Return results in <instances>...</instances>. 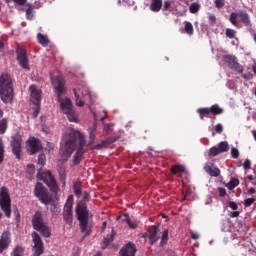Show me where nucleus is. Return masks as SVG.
<instances>
[{"instance_id":"f257e3e1","label":"nucleus","mask_w":256,"mask_h":256,"mask_svg":"<svg viewBox=\"0 0 256 256\" xmlns=\"http://www.w3.org/2000/svg\"><path fill=\"white\" fill-rule=\"evenodd\" d=\"M75 147H78V149L74 155V165H78L83 153H85L83 150V147H85V136L73 128H68L62 137L59 162L65 163L71 157Z\"/></svg>"},{"instance_id":"f03ea898","label":"nucleus","mask_w":256,"mask_h":256,"mask_svg":"<svg viewBox=\"0 0 256 256\" xmlns=\"http://www.w3.org/2000/svg\"><path fill=\"white\" fill-rule=\"evenodd\" d=\"M54 93L57 97L61 112L66 115L70 123H77L79 121V114L73 108V102L69 97L63 98L65 90V78L62 75L51 76Z\"/></svg>"},{"instance_id":"7ed1b4c3","label":"nucleus","mask_w":256,"mask_h":256,"mask_svg":"<svg viewBox=\"0 0 256 256\" xmlns=\"http://www.w3.org/2000/svg\"><path fill=\"white\" fill-rule=\"evenodd\" d=\"M74 193L80 200L76 205V214L78 221L80 222V228L83 233L89 235V232L91 231V226H89V219H91L92 215L89 213V210H87V204L83 202L89 200V194L85 191H81L79 182L74 184Z\"/></svg>"},{"instance_id":"20e7f679","label":"nucleus","mask_w":256,"mask_h":256,"mask_svg":"<svg viewBox=\"0 0 256 256\" xmlns=\"http://www.w3.org/2000/svg\"><path fill=\"white\" fill-rule=\"evenodd\" d=\"M0 97L3 103H11L13 101V80L8 74L0 76Z\"/></svg>"},{"instance_id":"39448f33","label":"nucleus","mask_w":256,"mask_h":256,"mask_svg":"<svg viewBox=\"0 0 256 256\" xmlns=\"http://www.w3.org/2000/svg\"><path fill=\"white\" fill-rule=\"evenodd\" d=\"M34 195L38 197V199L44 203V205H51V203H55V201L59 200L57 193H54L52 196L49 195V192H47V189L43 187V184L41 183L36 184Z\"/></svg>"},{"instance_id":"423d86ee","label":"nucleus","mask_w":256,"mask_h":256,"mask_svg":"<svg viewBox=\"0 0 256 256\" xmlns=\"http://www.w3.org/2000/svg\"><path fill=\"white\" fill-rule=\"evenodd\" d=\"M32 225L36 231H39L43 237H51V228L43 221L41 212H36L32 217Z\"/></svg>"},{"instance_id":"0eeeda50","label":"nucleus","mask_w":256,"mask_h":256,"mask_svg":"<svg viewBox=\"0 0 256 256\" xmlns=\"http://www.w3.org/2000/svg\"><path fill=\"white\" fill-rule=\"evenodd\" d=\"M0 207L6 217H11V197L6 187H2L0 191Z\"/></svg>"},{"instance_id":"6e6552de","label":"nucleus","mask_w":256,"mask_h":256,"mask_svg":"<svg viewBox=\"0 0 256 256\" xmlns=\"http://www.w3.org/2000/svg\"><path fill=\"white\" fill-rule=\"evenodd\" d=\"M39 176L40 179L44 181L45 184H47L52 193H57V191H59V186H57V182L55 181V178L50 171H44L40 173Z\"/></svg>"},{"instance_id":"1a4fd4ad","label":"nucleus","mask_w":256,"mask_h":256,"mask_svg":"<svg viewBox=\"0 0 256 256\" xmlns=\"http://www.w3.org/2000/svg\"><path fill=\"white\" fill-rule=\"evenodd\" d=\"M64 219L68 223H73V196H69L64 206Z\"/></svg>"},{"instance_id":"9d476101","label":"nucleus","mask_w":256,"mask_h":256,"mask_svg":"<svg viewBox=\"0 0 256 256\" xmlns=\"http://www.w3.org/2000/svg\"><path fill=\"white\" fill-rule=\"evenodd\" d=\"M223 61L232 69V71H236V73H243V66L237 62V58L235 56L226 55L223 57Z\"/></svg>"},{"instance_id":"9b49d317","label":"nucleus","mask_w":256,"mask_h":256,"mask_svg":"<svg viewBox=\"0 0 256 256\" xmlns=\"http://www.w3.org/2000/svg\"><path fill=\"white\" fill-rule=\"evenodd\" d=\"M27 147L30 155H35V153H39V151H41V141L35 137H30L27 141Z\"/></svg>"},{"instance_id":"f8f14e48","label":"nucleus","mask_w":256,"mask_h":256,"mask_svg":"<svg viewBox=\"0 0 256 256\" xmlns=\"http://www.w3.org/2000/svg\"><path fill=\"white\" fill-rule=\"evenodd\" d=\"M21 143H22V139L19 134H16L12 137V141H11L12 151L16 156V158L18 159H21Z\"/></svg>"},{"instance_id":"ddd939ff","label":"nucleus","mask_w":256,"mask_h":256,"mask_svg":"<svg viewBox=\"0 0 256 256\" xmlns=\"http://www.w3.org/2000/svg\"><path fill=\"white\" fill-rule=\"evenodd\" d=\"M17 61L22 69L29 71V59H27V52L23 48L17 50Z\"/></svg>"},{"instance_id":"4468645a","label":"nucleus","mask_w":256,"mask_h":256,"mask_svg":"<svg viewBox=\"0 0 256 256\" xmlns=\"http://www.w3.org/2000/svg\"><path fill=\"white\" fill-rule=\"evenodd\" d=\"M11 244V232L4 231L0 236V253H3Z\"/></svg>"},{"instance_id":"2eb2a0df","label":"nucleus","mask_w":256,"mask_h":256,"mask_svg":"<svg viewBox=\"0 0 256 256\" xmlns=\"http://www.w3.org/2000/svg\"><path fill=\"white\" fill-rule=\"evenodd\" d=\"M29 90L31 95V101H33L35 105H39V103H41V90H39L38 87L35 85H31Z\"/></svg>"},{"instance_id":"dca6fc26","label":"nucleus","mask_w":256,"mask_h":256,"mask_svg":"<svg viewBox=\"0 0 256 256\" xmlns=\"http://www.w3.org/2000/svg\"><path fill=\"white\" fill-rule=\"evenodd\" d=\"M137 253V248L135 244L129 242L120 250V256H135Z\"/></svg>"},{"instance_id":"f3484780","label":"nucleus","mask_w":256,"mask_h":256,"mask_svg":"<svg viewBox=\"0 0 256 256\" xmlns=\"http://www.w3.org/2000/svg\"><path fill=\"white\" fill-rule=\"evenodd\" d=\"M204 169L211 177H219L221 175V171L215 166L206 165Z\"/></svg>"},{"instance_id":"a211bd4d","label":"nucleus","mask_w":256,"mask_h":256,"mask_svg":"<svg viewBox=\"0 0 256 256\" xmlns=\"http://www.w3.org/2000/svg\"><path fill=\"white\" fill-rule=\"evenodd\" d=\"M75 95V105L76 107H84L85 102L83 98H81V90L73 89Z\"/></svg>"},{"instance_id":"6ab92c4d","label":"nucleus","mask_w":256,"mask_h":256,"mask_svg":"<svg viewBox=\"0 0 256 256\" xmlns=\"http://www.w3.org/2000/svg\"><path fill=\"white\" fill-rule=\"evenodd\" d=\"M161 7H163V1L162 0H152L150 9L154 11V13H157L161 11Z\"/></svg>"},{"instance_id":"aec40b11","label":"nucleus","mask_w":256,"mask_h":256,"mask_svg":"<svg viewBox=\"0 0 256 256\" xmlns=\"http://www.w3.org/2000/svg\"><path fill=\"white\" fill-rule=\"evenodd\" d=\"M119 219H122V221H126L131 229L137 228V224L135 222H131V220H129L128 214H123L121 216H118L117 220L119 221Z\"/></svg>"},{"instance_id":"412c9836","label":"nucleus","mask_w":256,"mask_h":256,"mask_svg":"<svg viewBox=\"0 0 256 256\" xmlns=\"http://www.w3.org/2000/svg\"><path fill=\"white\" fill-rule=\"evenodd\" d=\"M157 233H159V231L157 230V228H155L154 231L149 234L148 239L150 241V245H154V243H157V241H159V236L157 235Z\"/></svg>"},{"instance_id":"4be33fe9","label":"nucleus","mask_w":256,"mask_h":256,"mask_svg":"<svg viewBox=\"0 0 256 256\" xmlns=\"http://www.w3.org/2000/svg\"><path fill=\"white\" fill-rule=\"evenodd\" d=\"M37 39L42 47H47V45H49V38L47 36L39 33Z\"/></svg>"},{"instance_id":"5701e85b","label":"nucleus","mask_w":256,"mask_h":256,"mask_svg":"<svg viewBox=\"0 0 256 256\" xmlns=\"http://www.w3.org/2000/svg\"><path fill=\"white\" fill-rule=\"evenodd\" d=\"M239 17L244 25H251V18H249V14L246 12H240Z\"/></svg>"},{"instance_id":"b1692460","label":"nucleus","mask_w":256,"mask_h":256,"mask_svg":"<svg viewBox=\"0 0 256 256\" xmlns=\"http://www.w3.org/2000/svg\"><path fill=\"white\" fill-rule=\"evenodd\" d=\"M218 150L220 153L229 151V143H227V141L220 142L218 145Z\"/></svg>"},{"instance_id":"393cba45","label":"nucleus","mask_w":256,"mask_h":256,"mask_svg":"<svg viewBox=\"0 0 256 256\" xmlns=\"http://www.w3.org/2000/svg\"><path fill=\"white\" fill-rule=\"evenodd\" d=\"M210 111L212 115H221V113H223V108L219 107V105H213L210 107Z\"/></svg>"},{"instance_id":"a878e982","label":"nucleus","mask_w":256,"mask_h":256,"mask_svg":"<svg viewBox=\"0 0 256 256\" xmlns=\"http://www.w3.org/2000/svg\"><path fill=\"white\" fill-rule=\"evenodd\" d=\"M25 249H23L22 246H15V248L13 249L12 255L13 256H23Z\"/></svg>"},{"instance_id":"bb28decb","label":"nucleus","mask_w":256,"mask_h":256,"mask_svg":"<svg viewBox=\"0 0 256 256\" xmlns=\"http://www.w3.org/2000/svg\"><path fill=\"white\" fill-rule=\"evenodd\" d=\"M7 119L0 120V135H4L5 131H7Z\"/></svg>"},{"instance_id":"cd10ccee","label":"nucleus","mask_w":256,"mask_h":256,"mask_svg":"<svg viewBox=\"0 0 256 256\" xmlns=\"http://www.w3.org/2000/svg\"><path fill=\"white\" fill-rule=\"evenodd\" d=\"M113 230L111 232V234L107 237V238H104L103 242H102V247L103 249H105V247H108L109 246V243H111V241H113Z\"/></svg>"},{"instance_id":"c85d7f7f","label":"nucleus","mask_w":256,"mask_h":256,"mask_svg":"<svg viewBox=\"0 0 256 256\" xmlns=\"http://www.w3.org/2000/svg\"><path fill=\"white\" fill-rule=\"evenodd\" d=\"M3 159H5V145L3 140L0 139V163H3Z\"/></svg>"},{"instance_id":"c756f323","label":"nucleus","mask_w":256,"mask_h":256,"mask_svg":"<svg viewBox=\"0 0 256 256\" xmlns=\"http://www.w3.org/2000/svg\"><path fill=\"white\" fill-rule=\"evenodd\" d=\"M197 112L200 114L201 119H203V115H211V108H200Z\"/></svg>"},{"instance_id":"7c9ffc66","label":"nucleus","mask_w":256,"mask_h":256,"mask_svg":"<svg viewBox=\"0 0 256 256\" xmlns=\"http://www.w3.org/2000/svg\"><path fill=\"white\" fill-rule=\"evenodd\" d=\"M237 185H239V180L238 179H232L227 185L226 187L228 189H235V187H237Z\"/></svg>"},{"instance_id":"2f4dec72","label":"nucleus","mask_w":256,"mask_h":256,"mask_svg":"<svg viewBox=\"0 0 256 256\" xmlns=\"http://www.w3.org/2000/svg\"><path fill=\"white\" fill-rule=\"evenodd\" d=\"M95 131H97V123H94V124L89 128L90 139H95Z\"/></svg>"},{"instance_id":"473e14b6","label":"nucleus","mask_w":256,"mask_h":256,"mask_svg":"<svg viewBox=\"0 0 256 256\" xmlns=\"http://www.w3.org/2000/svg\"><path fill=\"white\" fill-rule=\"evenodd\" d=\"M185 31L188 35H193V24L191 22H186Z\"/></svg>"},{"instance_id":"72a5a7b5","label":"nucleus","mask_w":256,"mask_h":256,"mask_svg":"<svg viewBox=\"0 0 256 256\" xmlns=\"http://www.w3.org/2000/svg\"><path fill=\"white\" fill-rule=\"evenodd\" d=\"M58 173H59L60 179L63 183V187H65V168L60 167L59 170H58Z\"/></svg>"},{"instance_id":"f704fd0d","label":"nucleus","mask_w":256,"mask_h":256,"mask_svg":"<svg viewBox=\"0 0 256 256\" xmlns=\"http://www.w3.org/2000/svg\"><path fill=\"white\" fill-rule=\"evenodd\" d=\"M168 239H169V230L166 229L163 231V234H162L161 245H163V243H167Z\"/></svg>"},{"instance_id":"c9c22d12","label":"nucleus","mask_w":256,"mask_h":256,"mask_svg":"<svg viewBox=\"0 0 256 256\" xmlns=\"http://www.w3.org/2000/svg\"><path fill=\"white\" fill-rule=\"evenodd\" d=\"M235 35H237L235 30L229 28L226 30V36L229 37V39H235Z\"/></svg>"},{"instance_id":"e433bc0d","label":"nucleus","mask_w":256,"mask_h":256,"mask_svg":"<svg viewBox=\"0 0 256 256\" xmlns=\"http://www.w3.org/2000/svg\"><path fill=\"white\" fill-rule=\"evenodd\" d=\"M237 17H239V15L235 12H232L230 14V22L232 23V25H237Z\"/></svg>"},{"instance_id":"4c0bfd02","label":"nucleus","mask_w":256,"mask_h":256,"mask_svg":"<svg viewBox=\"0 0 256 256\" xmlns=\"http://www.w3.org/2000/svg\"><path fill=\"white\" fill-rule=\"evenodd\" d=\"M172 173H179V171H185V166L176 165L171 169Z\"/></svg>"},{"instance_id":"58836bf2","label":"nucleus","mask_w":256,"mask_h":256,"mask_svg":"<svg viewBox=\"0 0 256 256\" xmlns=\"http://www.w3.org/2000/svg\"><path fill=\"white\" fill-rule=\"evenodd\" d=\"M190 13H197L199 11V4L198 3H192L190 5Z\"/></svg>"},{"instance_id":"ea45409f","label":"nucleus","mask_w":256,"mask_h":256,"mask_svg":"<svg viewBox=\"0 0 256 256\" xmlns=\"http://www.w3.org/2000/svg\"><path fill=\"white\" fill-rule=\"evenodd\" d=\"M219 153H221V152L219 151V148H217V147H212L210 149V155H212V157H217V155H219Z\"/></svg>"},{"instance_id":"a19ab883","label":"nucleus","mask_w":256,"mask_h":256,"mask_svg":"<svg viewBox=\"0 0 256 256\" xmlns=\"http://www.w3.org/2000/svg\"><path fill=\"white\" fill-rule=\"evenodd\" d=\"M26 17L27 19H33V6H29V8L27 9Z\"/></svg>"},{"instance_id":"79ce46f5","label":"nucleus","mask_w":256,"mask_h":256,"mask_svg":"<svg viewBox=\"0 0 256 256\" xmlns=\"http://www.w3.org/2000/svg\"><path fill=\"white\" fill-rule=\"evenodd\" d=\"M231 156L233 157V159H238L239 158V150H237V148H232Z\"/></svg>"},{"instance_id":"37998d69","label":"nucleus","mask_w":256,"mask_h":256,"mask_svg":"<svg viewBox=\"0 0 256 256\" xmlns=\"http://www.w3.org/2000/svg\"><path fill=\"white\" fill-rule=\"evenodd\" d=\"M45 161H46L45 154H40L38 156V163H39V165H45Z\"/></svg>"},{"instance_id":"c03bdc74","label":"nucleus","mask_w":256,"mask_h":256,"mask_svg":"<svg viewBox=\"0 0 256 256\" xmlns=\"http://www.w3.org/2000/svg\"><path fill=\"white\" fill-rule=\"evenodd\" d=\"M27 173H30V175H33V173H35V165L28 164L27 165Z\"/></svg>"},{"instance_id":"a18cd8bd","label":"nucleus","mask_w":256,"mask_h":256,"mask_svg":"<svg viewBox=\"0 0 256 256\" xmlns=\"http://www.w3.org/2000/svg\"><path fill=\"white\" fill-rule=\"evenodd\" d=\"M240 74H241L242 78H243V79H246L247 81L253 79V74H251V72H248V73H246V74H243V72H242V73H240Z\"/></svg>"},{"instance_id":"49530a36","label":"nucleus","mask_w":256,"mask_h":256,"mask_svg":"<svg viewBox=\"0 0 256 256\" xmlns=\"http://www.w3.org/2000/svg\"><path fill=\"white\" fill-rule=\"evenodd\" d=\"M253 203H255V199L248 198L245 200V207H251V205H253Z\"/></svg>"},{"instance_id":"de8ad7c7","label":"nucleus","mask_w":256,"mask_h":256,"mask_svg":"<svg viewBox=\"0 0 256 256\" xmlns=\"http://www.w3.org/2000/svg\"><path fill=\"white\" fill-rule=\"evenodd\" d=\"M11 1H14L17 5H25L27 3V0H6L7 3H11Z\"/></svg>"},{"instance_id":"09e8293b","label":"nucleus","mask_w":256,"mask_h":256,"mask_svg":"<svg viewBox=\"0 0 256 256\" xmlns=\"http://www.w3.org/2000/svg\"><path fill=\"white\" fill-rule=\"evenodd\" d=\"M173 2H171V1H169V0H166V1H164V10L165 11H169V9H171V4H172Z\"/></svg>"},{"instance_id":"8fccbe9b","label":"nucleus","mask_w":256,"mask_h":256,"mask_svg":"<svg viewBox=\"0 0 256 256\" xmlns=\"http://www.w3.org/2000/svg\"><path fill=\"white\" fill-rule=\"evenodd\" d=\"M215 5L217 7V9H221V7H223L225 5V3L223 2V0H215Z\"/></svg>"},{"instance_id":"3c124183","label":"nucleus","mask_w":256,"mask_h":256,"mask_svg":"<svg viewBox=\"0 0 256 256\" xmlns=\"http://www.w3.org/2000/svg\"><path fill=\"white\" fill-rule=\"evenodd\" d=\"M216 133H223V124L219 123L215 126Z\"/></svg>"},{"instance_id":"603ef678","label":"nucleus","mask_w":256,"mask_h":256,"mask_svg":"<svg viewBox=\"0 0 256 256\" xmlns=\"http://www.w3.org/2000/svg\"><path fill=\"white\" fill-rule=\"evenodd\" d=\"M243 168L244 169H251V161L245 160V162L243 164Z\"/></svg>"},{"instance_id":"864d4df0","label":"nucleus","mask_w":256,"mask_h":256,"mask_svg":"<svg viewBox=\"0 0 256 256\" xmlns=\"http://www.w3.org/2000/svg\"><path fill=\"white\" fill-rule=\"evenodd\" d=\"M50 209L52 213H59V208L57 207V204H52Z\"/></svg>"},{"instance_id":"5fc2aeb1","label":"nucleus","mask_w":256,"mask_h":256,"mask_svg":"<svg viewBox=\"0 0 256 256\" xmlns=\"http://www.w3.org/2000/svg\"><path fill=\"white\" fill-rule=\"evenodd\" d=\"M218 191L220 193V197H225V195H227L225 188H219Z\"/></svg>"},{"instance_id":"6e6d98bb","label":"nucleus","mask_w":256,"mask_h":256,"mask_svg":"<svg viewBox=\"0 0 256 256\" xmlns=\"http://www.w3.org/2000/svg\"><path fill=\"white\" fill-rule=\"evenodd\" d=\"M229 207L233 211H237V204L235 202H230Z\"/></svg>"},{"instance_id":"4d7b16f0","label":"nucleus","mask_w":256,"mask_h":256,"mask_svg":"<svg viewBox=\"0 0 256 256\" xmlns=\"http://www.w3.org/2000/svg\"><path fill=\"white\" fill-rule=\"evenodd\" d=\"M46 149H48L49 152L53 151V149H54L53 144L52 143H48Z\"/></svg>"},{"instance_id":"13d9d810","label":"nucleus","mask_w":256,"mask_h":256,"mask_svg":"<svg viewBox=\"0 0 256 256\" xmlns=\"http://www.w3.org/2000/svg\"><path fill=\"white\" fill-rule=\"evenodd\" d=\"M209 19H210V21H212V23H215V21H217V18H216L215 15H213V14H211V15L209 16Z\"/></svg>"},{"instance_id":"bf43d9fd","label":"nucleus","mask_w":256,"mask_h":256,"mask_svg":"<svg viewBox=\"0 0 256 256\" xmlns=\"http://www.w3.org/2000/svg\"><path fill=\"white\" fill-rule=\"evenodd\" d=\"M191 238L197 240V239H199V234L198 233H192Z\"/></svg>"},{"instance_id":"052dcab7","label":"nucleus","mask_w":256,"mask_h":256,"mask_svg":"<svg viewBox=\"0 0 256 256\" xmlns=\"http://www.w3.org/2000/svg\"><path fill=\"white\" fill-rule=\"evenodd\" d=\"M230 217H239V212L237 211L231 212Z\"/></svg>"},{"instance_id":"680f3d73","label":"nucleus","mask_w":256,"mask_h":256,"mask_svg":"<svg viewBox=\"0 0 256 256\" xmlns=\"http://www.w3.org/2000/svg\"><path fill=\"white\" fill-rule=\"evenodd\" d=\"M37 115H39V108H37L34 113H33V117H37Z\"/></svg>"},{"instance_id":"e2e57ef3","label":"nucleus","mask_w":256,"mask_h":256,"mask_svg":"<svg viewBox=\"0 0 256 256\" xmlns=\"http://www.w3.org/2000/svg\"><path fill=\"white\" fill-rule=\"evenodd\" d=\"M249 193H250V195H253L254 193H256L255 188H251V189L249 190Z\"/></svg>"},{"instance_id":"0e129e2a","label":"nucleus","mask_w":256,"mask_h":256,"mask_svg":"<svg viewBox=\"0 0 256 256\" xmlns=\"http://www.w3.org/2000/svg\"><path fill=\"white\" fill-rule=\"evenodd\" d=\"M104 131H109V125L106 124V125L104 126Z\"/></svg>"},{"instance_id":"69168bd1","label":"nucleus","mask_w":256,"mask_h":256,"mask_svg":"<svg viewBox=\"0 0 256 256\" xmlns=\"http://www.w3.org/2000/svg\"><path fill=\"white\" fill-rule=\"evenodd\" d=\"M253 72L256 74V64L252 66Z\"/></svg>"},{"instance_id":"338daca9","label":"nucleus","mask_w":256,"mask_h":256,"mask_svg":"<svg viewBox=\"0 0 256 256\" xmlns=\"http://www.w3.org/2000/svg\"><path fill=\"white\" fill-rule=\"evenodd\" d=\"M252 134H253V137H254V139L256 141V130L252 131Z\"/></svg>"},{"instance_id":"774afa93","label":"nucleus","mask_w":256,"mask_h":256,"mask_svg":"<svg viewBox=\"0 0 256 256\" xmlns=\"http://www.w3.org/2000/svg\"><path fill=\"white\" fill-rule=\"evenodd\" d=\"M105 227H107V222L102 223V228L105 229Z\"/></svg>"}]
</instances>
